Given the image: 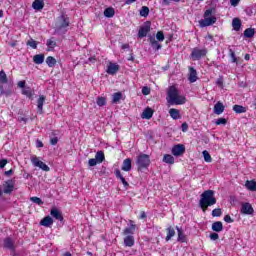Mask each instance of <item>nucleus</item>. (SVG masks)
Instances as JSON below:
<instances>
[{"label": "nucleus", "instance_id": "obj_41", "mask_svg": "<svg viewBox=\"0 0 256 256\" xmlns=\"http://www.w3.org/2000/svg\"><path fill=\"white\" fill-rule=\"evenodd\" d=\"M121 99H123V93L116 92L113 94L112 103H119Z\"/></svg>", "mask_w": 256, "mask_h": 256}, {"label": "nucleus", "instance_id": "obj_48", "mask_svg": "<svg viewBox=\"0 0 256 256\" xmlns=\"http://www.w3.org/2000/svg\"><path fill=\"white\" fill-rule=\"evenodd\" d=\"M221 215H223L221 208H215L212 210V217H221Z\"/></svg>", "mask_w": 256, "mask_h": 256}, {"label": "nucleus", "instance_id": "obj_61", "mask_svg": "<svg viewBox=\"0 0 256 256\" xmlns=\"http://www.w3.org/2000/svg\"><path fill=\"white\" fill-rule=\"evenodd\" d=\"M239 1H241V0H230V3L232 5V7H237L239 5Z\"/></svg>", "mask_w": 256, "mask_h": 256}, {"label": "nucleus", "instance_id": "obj_47", "mask_svg": "<svg viewBox=\"0 0 256 256\" xmlns=\"http://www.w3.org/2000/svg\"><path fill=\"white\" fill-rule=\"evenodd\" d=\"M30 201H32V203H35L36 205H43V200L37 196H33L30 198Z\"/></svg>", "mask_w": 256, "mask_h": 256}, {"label": "nucleus", "instance_id": "obj_5", "mask_svg": "<svg viewBox=\"0 0 256 256\" xmlns=\"http://www.w3.org/2000/svg\"><path fill=\"white\" fill-rule=\"evenodd\" d=\"M208 50L207 48H198L195 47L192 49L190 57L192 61H199L202 57H207Z\"/></svg>", "mask_w": 256, "mask_h": 256}, {"label": "nucleus", "instance_id": "obj_62", "mask_svg": "<svg viewBox=\"0 0 256 256\" xmlns=\"http://www.w3.org/2000/svg\"><path fill=\"white\" fill-rule=\"evenodd\" d=\"M142 93H143V95H149V93H151V91L149 90V88L144 87V88L142 89Z\"/></svg>", "mask_w": 256, "mask_h": 256}, {"label": "nucleus", "instance_id": "obj_51", "mask_svg": "<svg viewBox=\"0 0 256 256\" xmlns=\"http://www.w3.org/2000/svg\"><path fill=\"white\" fill-rule=\"evenodd\" d=\"M216 125H227V119L226 118H218L216 120Z\"/></svg>", "mask_w": 256, "mask_h": 256}, {"label": "nucleus", "instance_id": "obj_57", "mask_svg": "<svg viewBox=\"0 0 256 256\" xmlns=\"http://www.w3.org/2000/svg\"><path fill=\"white\" fill-rule=\"evenodd\" d=\"M7 159L0 160V169H5V165H7Z\"/></svg>", "mask_w": 256, "mask_h": 256}, {"label": "nucleus", "instance_id": "obj_9", "mask_svg": "<svg viewBox=\"0 0 256 256\" xmlns=\"http://www.w3.org/2000/svg\"><path fill=\"white\" fill-rule=\"evenodd\" d=\"M2 187L3 193H5V195H11V193H13V191L15 190V181L6 180L3 182Z\"/></svg>", "mask_w": 256, "mask_h": 256}, {"label": "nucleus", "instance_id": "obj_2", "mask_svg": "<svg viewBox=\"0 0 256 256\" xmlns=\"http://www.w3.org/2000/svg\"><path fill=\"white\" fill-rule=\"evenodd\" d=\"M167 101L170 105H185L187 98L179 95V90L175 86H170L167 92Z\"/></svg>", "mask_w": 256, "mask_h": 256}, {"label": "nucleus", "instance_id": "obj_55", "mask_svg": "<svg viewBox=\"0 0 256 256\" xmlns=\"http://www.w3.org/2000/svg\"><path fill=\"white\" fill-rule=\"evenodd\" d=\"M210 239H211L212 241H217V239H219V234H217V233H215V232L211 233V234H210Z\"/></svg>", "mask_w": 256, "mask_h": 256}, {"label": "nucleus", "instance_id": "obj_58", "mask_svg": "<svg viewBox=\"0 0 256 256\" xmlns=\"http://www.w3.org/2000/svg\"><path fill=\"white\" fill-rule=\"evenodd\" d=\"M59 143V138L54 137L50 139V144L51 145H57Z\"/></svg>", "mask_w": 256, "mask_h": 256}, {"label": "nucleus", "instance_id": "obj_28", "mask_svg": "<svg viewBox=\"0 0 256 256\" xmlns=\"http://www.w3.org/2000/svg\"><path fill=\"white\" fill-rule=\"evenodd\" d=\"M45 7V1L43 0H35L32 3V8L35 9V11H41Z\"/></svg>", "mask_w": 256, "mask_h": 256}, {"label": "nucleus", "instance_id": "obj_1", "mask_svg": "<svg viewBox=\"0 0 256 256\" xmlns=\"http://www.w3.org/2000/svg\"><path fill=\"white\" fill-rule=\"evenodd\" d=\"M217 204V198H215V191L213 190H205L200 195L199 206L202 209L203 213L209 209V207H213V205Z\"/></svg>", "mask_w": 256, "mask_h": 256}, {"label": "nucleus", "instance_id": "obj_50", "mask_svg": "<svg viewBox=\"0 0 256 256\" xmlns=\"http://www.w3.org/2000/svg\"><path fill=\"white\" fill-rule=\"evenodd\" d=\"M97 163H99V162L96 160V158H90L88 160L89 167H95L97 165Z\"/></svg>", "mask_w": 256, "mask_h": 256}, {"label": "nucleus", "instance_id": "obj_17", "mask_svg": "<svg viewBox=\"0 0 256 256\" xmlns=\"http://www.w3.org/2000/svg\"><path fill=\"white\" fill-rule=\"evenodd\" d=\"M50 215L57 221H63V219H64L63 213H61V211H59V209H57V208H52L50 211Z\"/></svg>", "mask_w": 256, "mask_h": 256}, {"label": "nucleus", "instance_id": "obj_37", "mask_svg": "<svg viewBox=\"0 0 256 256\" xmlns=\"http://www.w3.org/2000/svg\"><path fill=\"white\" fill-rule=\"evenodd\" d=\"M95 159L99 164L103 163V161H105V152L102 150L98 151L95 155Z\"/></svg>", "mask_w": 256, "mask_h": 256}, {"label": "nucleus", "instance_id": "obj_16", "mask_svg": "<svg viewBox=\"0 0 256 256\" xmlns=\"http://www.w3.org/2000/svg\"><path fill=\"white\" fill-rule=\"evenodd\" d=\"M114 175L116 177V179H119L122 183V185L127 189V187H129V182H127V180L125 179V177H123V174L121 173V170H119L118 168L114 171Z\"/></svg>", "mask_w": 256, "mask_h": 256}, {"label": "nucleus", "instance_id": "obj_24", "mask_svg": "<svg viewBox=\"0 0 256 256\" xmlns=\"http://www.w3.org/2000/svg\"><path fill=\"white\" fill-rule=\"evenodd\" d=\"M40 225L42 227H51L53 225V218L51 216H45L41 221Z\"/></svg>", "mask_w": 256, "mask_h": 256}, {"label": "nucleus", "instance_id": "obj_60", "mask_svg": "<svg viewBox=\"0 0 256 256\" xmlns=\"http://www.w3.org/2000/svg\"><path fill=\"white\" fill-rule=\"evenodd\" d=\"M43 146H44L43 145V141L37 139L36 140V147H37V149H41Z\"/></svg>", "mask_w": 256, "mask_h": 256}, {"label": "nucleus", "instance_id": "obj_52", "mask_svg": "<svg viewBox=\"0 0 256 256\" xmlns=\"http://www.w3.org/2000/svg\"><path fill=\"white\" fill-rule=\"evenodd\" d=\"M27 45H29V47H32V49H37V41H35V40H29L28 42H27Z\"/></svg>", "mask_w": 256, "mask_h": 256}, {"label": "nucleus", "instance_id": "obj_45", "mask_svg": "<svg viewBox=\"0 0 256 256\" xmlns=\"http://www.w3.org/2000/svg\"><path fill=\"white\" fill-rule=\"evenodd\" d=\"M140 16L141 17H149V7L142 6V8L140 9Z\"/></svg>", "mask_w": 256, "mask_h": 256}, {"label": "nucleus", "instance_id": "obj_31", "mask_svg": "<svg viewBox=\"0 0 256 256\" xmlns=\"http://www.w3.org/2000/svg\"><path fill=\"white\" fill-rule=\"evenodd\" d=\"M246 189L248 191H256V181L255 180H247L245 183Z\"/></svg>", "mask_w": 256, "mask_h": 256}, {"label": "nucleus", "instance_id": "obj_7", "mask_svg": "<svg viewBox=\"0 0 256 256\" xmlns=\"http://www.w3.org/2000/svg\"><path fill=\"white\" fill-rule=\"evenodd\" d=\"M3 248L8 249L9 251H11L13 256H15V252H16V249H17V246L15 245V239H13L12 237L4 238Z\"/></svg>", "mask_w": 256, "mask_h": 256}, {"label": "nucleus", "instance_id": "obj_30", "mask_svg": "<svg viewBox=\"0 0 256 256\" xmlns=\"http://www.w3.org/2000/svg\"><path fill=\"white\" fill-rule=\"evenodd\" d=\"M212 231H215L216 233H221L223 231V222L216 221L212 224Z\"/></svg>", "mask_w": 256, "mask_h": 256}, {"label": "nucleus", "instance_id": "obj_27", "mask_svg": "<svg viewBox=\"0 0 256 256\" xmlns=\"http://www.w3.org/2000/svg\"><path fill=\"white\" fill-rule=\"evenodd\" d=\"M45 99H46L45 96L41 95L37 100V109L40 115L43 113V105H45Z\"/></svg>", "mask_w": 256, "mask_h": 256}, {"label": "nucleus", "instance_id": "obj_23", "mask_svg": "<svg viewBox=\"0 0 256 256\" xmlns=\"http://www.w3.org/2000/svg\"><path fill=\"white\" fill-rule=\"evenodd\" d=\"M125 247H133L135 245V237L133 235H128L124 237Z\"/></svg>", "mask_w": 256, "mask_h": 256}, {"label": "nucleus", "instance_id": "obj_15", "mask_svg": "<svg viewBox=\"0 0 256 256\" xmlns=\"http://www.w3.org/2000/svg\"><path fill=\"white\" fill-rule=\"evenodd\" d=\"M133 160L131 158H126L124 159L123 163H122V171H126V173H129V171H131V169H133Z\"/></svg>", "mask_w": 256, "mask_h": 256}, {"label": "nucleus", "instance_id": "obj_10", "mask_svg": "<svg viewBox=\"0 0 256 256\" xmlns=\"http://www.w3.org/2000/svg\"><path fill=\"white\" fill-rule=\"evenodd\" d=\"M151 31V22L146 21L143 26L140 27L138 31V37L139 39H143L148 33Z\"/></svg>", "mask_w": 256, "mask_h": 256}, {"label": "nucleus", "instance_id": "obj_38", "mask_svg": "<svg viewBox=\"0 0 256 256\" xmlns=\"http://www.w3.org/2000/svg\"><path fill=\"white\" fill-rule=\"evenodd\" d=\"M104 17H108L109 19L115 17V9L113 7L106 8L104 10Z\"/></svg>", "mask_w": 256, "mask_h": 256}, {"label": "nucleus", "instance_id": "obj_12", "mask_svg": "<svg viewBox=\"0 0 256 256\" xmlns=\"http://www.w3.org/2000/svg\"><path fill=\"white\" fill-rule=\"evenodd\" d=\"M5 83H9V79L7 78V74L5 73V70L0 71V96L5 95V88L3 85Z\"/></svg>", "mask_w": 256, "mask_h": 256}, {"label": "nucleus", "instance_id": "obj_32", "mask_svg": "<svg viewBox=\"0 0 256 256\" xmlns=\"http://www.w3.org/2000/svg\"><path fill=\"white\" fill-rule=\"evenodd\" d=\"M46 45L48 47V51H53V49H55V47H57V42L55 41V38L52 37L47 40Z\"/></svg>", "mask_w": 256, "mask_h": 256}, {"label": "nucleus", "instance_id": "obj_49", "mask_svg": "<svg viewBox=\"0 0 256 256\" xmlns=\"http://www.w3.org/2000/svg\"><path fill=\"white\" fill-rule=\"evenodd\" d=\"M157 41H165V34L163 31H158L156 34Z\"/></svg>", "mask_w": 256, "mask_h": 256}, {"label": "nucleus", "instance_id": "obj_59", "mask_svg": "<svg viewBox=\"0 0 256 256\" xmlns=\"http://www.w3.org/2000/svg\"><path fill=\"white\" fill-rule=\"evenodd\" d=\"M25 85H26L25 80L19 81V82L17 83V87H19L20 89H24V88H25Z\"/></svg>", "mask_w": 256, "mask_h": 256}, {"label": "nucleus", "instance_id": "obj_35", "mask_svg": "<svg viewBox=\"0 0 256 256\" xmlns=\"http://www.w3.org/2000/svg\"><path fill=\"white\" fill-rule=\"evenodd\" d=\"M241 19L239 18H234L232 20V27L234 29V31H240L241 30Z\"/></svg>", "mask_w": 256, "mask_h": 256}, {"label": "nucleus", "instance_id": "obj_42", "mask_svg": "<svg viewBox=\"0 0 256 256\" xmlns=\"http://www.w3.org/2000/svg\"><path fill=\"white\" fill-rule=\"evenodd\" d=\"M22 95H25L28 97V99H31V97H33V90L31 89V87H25L22 90Z\"/></svg>", "mask_w": 256, "mask_h": 256}, {"label": "nucleus", "instance_id": "obj_3", "mask_svg": "<svg viewBox=\"0 0 256 256\" xmlns=\"http://www.w3.org/2000/svg\"><path fill=\"white\" fill-rule=\"evenodd\" d=\"M215 8H209L204 12V19L199 20V25L201 28L211 27V25H215L217 23V17L213 16V12Z\"/></svg>", "mask_w": 256, "mask_h": 256}, {"label": "nucleus", "instance_id": "obj_53", "mask_svg": "<svg viewBox=\"0 0 256 256\" xmlns=\"http://www.w3.org/2000/svg\"><path fill=\"white\" fill-rule=\"evenodd\" d=\"M224 221H225V223H235V220L233 218H231V216L229 214L224 216Z\"/></svg>", "mask_w": 256, "mask_h": 256}, {"label": "nucleus", "instance_id": "obj_13", "mask_svg": "<svg viewBox=\"0 0 256 256\" xmlns=\"http://www.w3.org/2000/svg\"><path fill=\"white\" fill-rule=\"evenodd\" d=\"M185 154V145L183 144H176L172 147V155L174 157H181V155Z\"/></svg>", "mask_w": 256, "mask_h": 256}, {"label": "nucleus", "instance_id": "obj_18", "mask_svg": "<svg viewBox=\"0 0 256 256\" xmlns=\"http://www.w3.org/2000/svg\"><path fill=\"white\" fill-rule=\"evenodd\" d=\"M176 230L178 233L177 241H179V243H187V236L183 233V228L176 226Z\"/></svg>", "mask_w": 256, "mask_h": 256}, {"label": "nucleus", "instance_id": "obj_11", "mask_svg": "<svg viewBox=\"0 0 256 256\" xmlns=\"http://www.w3.org/2000/svg\"><path fill=\"white\" fill-rule=\"evenodd\" d=\"M240 213L241 215H253V213H255V210L249 202H244L242 203Z\"/></svg>", "mask_w": 256, "mask_h": 256}, {"label": "nucleus", "instance_id": "obj_46", "mask_svg": "<svg viewBox=\"0 0 256 256\" xmlns=\"http://www.w3.org/2000/svg\"><path fill=\"white\" fill-rule=\"evenodd\" d=\"M96 103L98 107H104V105H107V99L105 97H98Z\"/></svg>", "mask_w": 256, "mask_h": 256}, {"label": "nucleus", "instance_id": "obj_33", "mask_svg": "<svg viewBox=\"0 0 256 256\" xmlns=\"http://www.w3.org/2000/svg\"><path fill=\"white\" fill-rule=\"evenodd\" d=\"M244 37H246L247 39H253V37H255V29L254 28L245 29Z\"/></svg>", "mask_w": 256, "mask_h": 256}, {"label": "nucleus", "instance_id": "obj_64", "mask_svg": "<svg viewBox=\"0 0 256 256\" xmlns=\"http://www.w3.org/2000/svg\"><path fill=\"white\" fill-rule=\"evenodd\" d=\"M252 109H256V100L253 101L252 105H251Z\"/></svg>", "mask_w": 256, "mask_h": 256}, {"label": "nucleus", "instance_id": "obj_19", "mask_svg": "<svg viewBox=\"0 0 256 256\" xmlns=\"http://www.w3.org/2000/svg\"><path fill=\"white\" fill-rule=\"evenodd\" d=\"M117 71H119V65L110 62L106 70L108 75H115Z\"/></svg>", "mask_w": 256, "mask_h": 256}, {"label": "nucleus", "instance_id": "obj_4", "mask_svg": "<svg viewBox=\"0 0 256 256\" xmlns=\"http://www.w3.org/2000/svg\"><path fill=\"white\" fill-rule=\"evenodd\" d=\"M137 171L143 173L151 165V157L148 154H140L136 158Z\"/></svg>", "mask_w": 256, "mask_h": 256}, {"label": "nucleus", "instance_id": "obj_22", "mask_svg": "<svg viewBox=\"0 0 256 256\" xmlns=\"http://www.w3.org/2000/svg\"><path fill=\"white\" fill-rule=\"evenodd\" d=\"M188 80L190 83H195L197 81V70L193 67L189 68Z\"/></svg>", "mask_w": 256, "mask_h": 256}, {"label": "nucleus", "instance_id": "obj_36", "mask_svg": "<svg viewBox=\"0 0 256 256\" xmlns=\"http://www.w3.org/2000/svg\"><path fill=\"white\" fill-rule=\"evenodd\" d=\"M166 241H171L172 237H175V228L169 226L167 229Z\"/></svg>", "mask_w": 256, "mask_h": 256}, {"label": "nucleus", "instance_id": "obj_29", "mask_svg": "<svg viewBox=\"0 0 256 256\" xmlns=\"http://www.w3.org/2000/svg\"><path fill=\"white\" fill-rule=\"evenodd\" d=\"M33 61L36 65H43L45 62V54H36L33 56Z\"/></svg>", "mask_w": 256, "mask_h": 256}, {"label": "nucleus", "instance_id": "obj_43", "mask_svg": "<svg viewBox=\"0 0 256 256\" xmlns=\"http://www.w3.org/2000/svg\"><path fill=\"white\" fill-rule=\"evenodd\" d=\"M229 56L232 59V63H236V65H239V59H237V56L235 55V51H233V49H229Z\"/></svg>", "mask_w": 256, "mask_h": 256}, {"label": "nucleus", "instance_id": "obj_6", "mask_svg": "<svg viewBox=\"0 0 256 256\" xmlns=\"http://www.w3.org/2000/svg\"><path fill=\"white\" fill-rule=\"evenodd\" d=\"M70 21H69V17H67V15L62 14L61 16H59L57 18L56 21V27L59 31H61L62 29H67V27H69L70 25Z\"/></svg>", "mask_w": 256, "mask_h": 256}, {"label": "nucleus", "instance_id": "obj_21", "mask_svg": "<svg viewBox=\"0 0 256 256\" xmlns=\"http://www.w3.org/2000/svg\"><path fill=\"white\" fill-rule=\"evenodd\" d=\"M224 111H225V106L223 105V102L218 101L214 105V113H215V115H221V113H223Z\"/></svg>", "mask_w": 256, "mask_h": 256}, {"label": "nucleus", "instance_id": "obj_8", "mask_svg": "<svg viewBox=\"0 0 256 256\" xmlns=\"http://www.w3.org/2000/svg\"><path fill=\"white\" fill-rule=\"evenodd\" d=\"M31 163L34 165V167H39L42 171L49 172L51 171V168L45 164L43 161L39 160V157L37 156H32L31 157Z\"/></svg>", "mask_w": 256, "mask_h": 256}, {"label": "nucleus", "instance_id": "obj_39", "mask_svg": "<svg viewBox=\"0 0 256 256\" xmlns=\"http://www.w3.org/2000/svg\"><path fill=\"white\" fill-rule=\"evenodd\" d=\"M233 111L238 113V114L247 113V108H245L244 106L236 104V105L233 106Z\"/></svg>", "mask_w": 256, "mask_h": 256}, {"label": "nucleus", "instance_id": "obj_14", "mask_svg": "<svg viewBox=\"0 0 256 256\" xmlns=\"http://www.w3.org/2000/svg\"><path fill=\"white\" fill-rule=\"evenodd\" d=\"M129 223H130V227H126L123 232H122V235H126L129 236V235H135V229H137V225H135V221L133 220H129Z\"/></svg>", "mask_w": 256, "mask_h": 256}, {"label": "nucleus", "instance_id": "obj_25", "mask_svg": "<svg viewBox=\"0 0 256 256\" xmlns=\"http://www.w3.org/2000/svg\"><path fill=\"white\" fill-rule=\"evenodd\" d=\"M153 113H155V111L152 108L147 107L142 112L141 117L142 119H151L153 117Z\"/></svg>", "mask_w": 256, "mask_h": 256}, {"label": "nucleus", "instance_id": "obj_54", "mask_svg": "<svg viewBox=\"0 0 256 256\" xmlns=\"http://www.w3.org/2000/svg\"><path fill=\"white\" fill-rule=\"evenodd\" d=\"M182 132L183 133H187L188 129H189V124H187V122L182 123Z\"/></svg>", "mask_w": 256, "mask_h": 256}, {"label": "nucleus", "instance_id": "obj_56", "mask_svg": "<svg viewBox=\"0 0 256 256\" xmlns=\"http://www.w3.org/2000/svg\"><path fill=\"white\" fill-rule=\"evenodd\" d=\"M138 219H140V220L147 219V213H145V211H141Z\"/></svg>", "mask_w": 256, "mask_h": 256}, {"label": "nucleus", "instance_id": "obj_34", "mask_svg": "<svg viewBox=\"0 0 256 256\" xmlns=\"http://www.w3.org/2000/svg\"><path fill=\"white\" fill-rule=\"evenodd\" d=\"M163 162L167 163L168 165H173L175 163V157L171 154H165L163 157Z\"/></svg>", "mask_w": 256, "mask_h": 256}, {"label": "nucleus", "instance_id": "obj_40", "mask_svg": "<svg viewBox=\"0 0 256 256\" xmlns=\"http://www.w3.org/2000/svg\"><path fill=\"white\" fill-rule=\"evenodd\" d=\"M46 64L48 65V67H54L55 65H57V60L53 56H48L46 58Z\"/></svg>", "mask_w": 256, "mask_h": 256}, {"label": "nucleus", "instance_id": "obj_44", "mask_svg": "<svg viewBox=\"0 0 256 256\" xmlns=\"http://www.w3.org/2000/svg\"><path fill=\"white\" fill-rule=\"evenodd\" d=\"M202 155H203L204 161H206V163H211L213 161V158L211 157V154H209L207 150H204L202 152Z\"/></svg>", "mask_w": 256, "mask_h": 256}, {"label": "nucleus", "instance_id": "obj_20", "mask_svg": "<svg viewBox=\"0 0 256 256\" xmlns=\"http://www.w3.org/2000/svg\"><path fill=\"white\" fill-rule=\"evenodd\" d=\"M152 49H154L155 51H159V49H161V44H159V41H157L155 39V37L153 36H150L149 39H148Z\"/></svg>", "mask_w": 256, "mask_h": 256}, {"label": "nucleus", "instance_id": "obj_26", "mask_svg": "<svg viewBox=\"0 0 256 256\" xmlns=\"http://www.w3.org/2000/svg\"><path fill=\"white\" fill-rule=\"evenodd\" d=\"M169 115L174 121H177V119H181V112L178 109L171 108L169 110Z\"/></svg>", "mask_w": 256, "mask_h": 256}, {"label": "nucleus", "instance_id": "obj_63", "mask_svg": "<svg viewBox=\"0 0 256 256\" xmlns=\"http://www.w3.org/2000/svg\"><path fill=\"white\" fill-rule=\"evenodd\" d=\"M216 85H218L219 87H223V78H218L216 81Z\"/></svg>", "mask_w": 256, "mask_h": 256}]
</instances>
